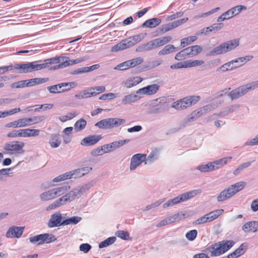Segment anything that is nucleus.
<instances>
[{"instance_id":"f257e3e1","label":"nucleus","mask_w":258,"mask_h":258,"mask_svg":"<svg viewBox=\"0 0 258 258\" xmlns=\"http://www.w3.org/2000/svg\"><path fill=\"white\" fill-rule=\"evenodd\" d=\"M235 244L233 240H223L215 243L207 247L204 250L205 252L210 253L212 257H216L224 254L229 250Z\"/></svg>"},{"instance_id":"f03ea898","label":"nucleus","mask_w":258,"mask_h":258,"mask_svg":"<svg viewBox=\"0 0 258 258\" xmlns=\"http://www.w3.org/2000/svg\"><path fill=\"white\" fill-rule=\"evenodd\" d=\"M172 39L170 36H164L152 40L146 43L138 46L136 49L137 52L149 51L153 49L162 46L169 42Z\"/></svg>"},{"instance_id":"7ed1b4c3","label":"nucleus","mask_w":258,"mask_h":258,"mask_svg":"<svg viewBox=\"0 0 258 258\" xmlns=\"http://www.w3.org/2000/svg\"><path fill=\"white\" fill-rule=\"evenodd\" d=\"M239 44V40L237 39L222 43L211 50L208 55L210 56H215L226 53L236 48Z\"/></svg>"},{"instance_id":"20e7f679","label":"nucleus","mask_w":258,"mask_h":258,"mask_svg":"<svg viewBox=\"0 0 258 258\" xmlns=\"http://www.w3.org/2000/svg\"><path fill=\"white\" fill-rule=\"evenodd\" d=\"M70 189L69 185L57 187L41 193L39 198L41 201H48L62 196Z\"/></svg>"},{"instance_id":"39448f33","label":"nucleus","mask_w":258,"mask_h":258,"mask_svg":"<svg viewBox=\"0 0 258 258\" xmlns=\"http://www.w3.org/2000/svg\"><path fill=\"white\" fill-rule=\"evenodd\" d=\"M257 87L258 80L237 88L229 92L228 94V95L232 100H233L239 98V97L244 95L248 91L253 90Z\"/></svg>"},{"instance_id":"423d86ee","label":"nucleus","mask_w":258,"mask_h":258,"mask_svg":"<svg viewBox=\"0 0 258 258\" xmlns=\"http://www.w3.org/2000/svg\"><path fill=\"white\" fill-rule=\"evenodd\" d=\"M25 143L23 142L15 141L6 143L4 145L3 153L10 156L22 154L24 153L23 149Z\"/></svg>"},{"instance_id":"0eeeda50","label":"nucleus","mask_w":258,"mask_h":258,"mask_svg":"<svg viewBox=\"0 0 258 258\" xmlns=\"http://www.w3.org/2000/svg\"><path fill=\"white\" fill-rule=\"evenodd\" d=\"M125 120L119 118H107L102 119L95 124V126L100 129L108 130L116 128L124 123Z\"/></svg>"},{"instance_id":"6e6552de","label":"nucleus","mask_w":258,"mask_h":258,"mask_svg":"<svg viewBox=\"0 0 258 258\" xmlns=\"http://www.w3.org/2000/svg\"><path fill=\"white\" fill-rule=\"evenodd\" d=\"M41 61V60H38L28 62V73L41 70L42 69L48 68L52 64L59 63L60 62V57H58V56L52 57L45 59L43 63L39 64L38 63V62Z\"/></svg>"},{"instance_id":"1a4fd4ad","label":"nucleus","mask_w":258,"mask_h":258,"mask_svg":"<svg viewBox=\"0 0 258 258\" xmlns=\"http://www.w3.org/2000/svg\"><path fill=\"white\" fill-rule=\"evenodd\" d=\"M198 190H194L186 192H184L178 196L168 200L163 205V208H167L170 206L177 205L179 203L185 202L191 198H194L198 194Z\"/></svg>"},{"instance_id":"9d476101","label":"nucleus","mask_w":258,"mask_h":258,"mask_svg":"<svg viewBox=\"0 0 258 258\" xmlns=\"http://www.w3.org/2000/svg\"><path fill=\"white\" fill-rule=\"evenodd\" d=\"M74 200H75V199L71 191L68 193L66 192L61 197L54 201L53 203L47 206L46 208V210L50 211L55 209L61 206L64 205L68 202H71Z\"/></svg>"},{"instance_id":"9b49d317","label":"nucleus","mask_w":258,"mask_h":258,"mask_svg":"<svg viewBox=\"0 0 258 258\" xmlns=\"http://www.w3.org/2000/svg\"><path fill=\"white\" fill-rule=\"evenodd\" d=\"M30 242L32 244L41 245L43 243H49L56 240L54 235L52 234L44 233L31 236L29 238Z\"/></svg>"},{"instance_id":"f8f14e48","label":"nucleus","mask_w":258,"mask_h":258,"mask_svg":"<svg viewBox=\"0 0 258 258\" xmlns=\"http://www.w3.org/2000/svg\"><path fill=\"white\" fill-rule=\"evenodd\" d=\"M77 85V83L76 82L62 83L57 85L49 86L47 87V89L50 93H60L69 91Z\"/></svg>"},{"instance_id":"ddd939ff","label":"nucleus","mask_w":258,"mask_h":258,"mask_svg":"<svg viewBox=\"0 0 258 258\" xmlns=\"http://www.w3.org/2000/svg\"><path fill=\"white\" fill-rule=\"evenodd\" d=\"M204 115L201 108L193 111L190 114L187 116L181 124L182 127H184L189 124L190 122L196 121L198 118Z\"/></svg>"},{"instance_id":"4468645a","label":"nucleus","mask_w":258,"mask_h":258,"mask_svg":"<svg viewBox=\"0 0 258 258\" xmlns=\"http://www.w3.org/2000/svg\"><path fill=\"white\" fill-rule=\"evenodd\" d=\"M95 184L93 181L88 182L87 183L71 190V192L74 196L75 199H79L81 196L85 193L87 191L92 187Z\"/></svg>"},{"instance_id":"2eb2a0df","label":"nucleus","mask_w":258,"mask_h":258,"mask_svg":"<svg viewBox=\"0 0 258 258\" xmlns=\"http://www.w3.org/2000/svg\"><path fill=\"white\" fill-rule=\"evenodd\" d=\"M62 219V215L59 212L52 214L47 223L48 227L51 228L63 226Z\"/></svg>"},{"instance_id":"dca6fc26","label":"nucleus","mask_w":258,"mask_h":258,"mask_svg":"<svg viewBox=\"0 0 258 258\" xmlns=\"http://www.w3.org/2000/svg\"><path fill=\"white\" fill-rule=\"evenodd\" d=\"M130 141V139L115 141L110 144L103 145L102 148L104 149V152L106 153H109L122 146L124 144L128 143Z\"/></svg>"},{"instance_id":"f3484780","label":"nucleus","mask_w":258,"mask_h":258,"mask_svg":"<svg viewBox=\"0 0 258 258\" xmlns=\"http://www.w3.org/2000/svg\"><path fill=\"white\" fill-rule=\"evenodd\" d=\"M25 227L13 226L10 227L6 234V236L9 238H19L22 235Z\"/></svg>"},{"instance_id":"a211bd4d","label":"nucleus","mask_w":258,"mask_h":258,"mask_svg":"<svg viewBox=\"0 0 258 258\" xmlns=\"http://www.w3.org/2000/svg\"><path fill=\"white\" fill-rule=\"evenodd\" d=\"M131 39L132 38L130 37L128 38L122 40L120 42L116 44L112 47V51H118L119 50H124L135 45L133 41Z\"/></svg>"},{"instance_id":"6ab92c4d","label":"nucleus","mask_w":258,"mask_h":258,"mask_svg":"<svg viewBox=\"0 0 258 258\" xmlns=\"http://www.w3.org/2000/svg\"><path fill=\"white\" fill-rule=\"evenodd\" d=\"M146 154L138 153L134 155L131 160L130 169L131 170H134L137 167L139 166L142 163H145V157Z\"/></svg>"},{"instance_id":"aec40b11","label":"nucleus","mask_w":258,"mask_h":258,"mask_svg":"<svg viewBox=\"0 0 258 258\" xmlns=\"http://www.w3.org/2000/svg\"><path fill=\"white\" fill-rule=\"evenodd\" d=\"M159 85L156 84L148 85L136 91L137 94L151 95L155 94L159 89Z\"/></svg>"},{"instance_id":"412c9836","label":"nucleus","mask_w":258,"mask_h":258,"mask_svg":"<svg viewBox=\"0 0 258 258\" xmlns=\"http://www.w3.org/2000/svg\"><path fill=\"white\" fill-rule=\"evenodd\" d=\"M201 97L200 96L193 95L184 97L180 99L182 105H183L184 109L196 104L199 101H200Z\"/></svg>"},{"instance_id":"4be33fe9","label":"nucleus","mask_w":258,"mask_h":258,"mask_svg":"<svg viewBox=\"0 0 258 258\" xmlns=\"http://www.w3.org/2000/svg\"><path fill=\"white\" fill-rule=\"evenodd\" d=\"M101 138V135L89 136L81 141V144L85 146H92L98 142Z\"/></svg>"},{"instance_id":"5701e85b","label":"nucleus","mask_w":258,"mask_h":258,"mask_svg":"<svg viewBox=\"0 0 258 258\" xmlns=\"http://www.w3.org/2000/svg\"><path fill=\"white\" fill-rule=\"evenodd\" d=\"M242 229L245 233L255 232L258 230V222L250 221L246 222L243 225Z\"/></svg>"},{"instance_id":"b1692460","label":"nucleus","mask_w":258,"mask_h":258,"mask_svg":"<svg viewBox=\"0 0 258 258\" xmlns=\"http://www.w3.org/2000/svg\"><path fill=\"white\" fill-rule=\"evenodd\" d=\"M40 130L38 129L24 128L20 130L21 137L28 138L36 137L39 135Z\"/></svg>"},{"instance_id":"393cba45","label":"nucleus","mask_w":258,"mask_h":258,"mask_svg":"<svg viewBox=\"0 0 258 258\" xmlns=\"http://www.w3.org/2000/svg\"><path fill=\"white\" fill-rule=\"evenodd\" d=\"M161 23V19L158 18H153L146 20L141 27L143 28H153L158 26Z\"/></svg>"},{"instance_id":"a878e982","label":"nucleus","mask_w":258,"mask_h":258,"mask_svg":"<svg viewBox=\"0 0 258 258\" xmlns=\"http://www.w3.org/2000/svg\"><path fill=\"white\" fill-rule=\"evenodd\" d=\"M180 49V48L179 47H175L172 44H168L164 46L163 48L160 50L158 52V54L159 55H165L168 54L169 53H171L175 51H177L179 50Z\"/></svg>"},{"instance_id":"bb28decb","label":"nucleus","mask_w":258,"mask_h":258,"mask_svg":"<svg viewBox=\"0 0 258 258\" xmlns=\"http://www.w3.org/2000/svg\"><path fill=\"white\" fill-rule=\"evenodd\" d=\"M139 94L131 93L129 95H125L122 99L121 103L123 105L131 104L139 100L141 97L138 95Z\"/></svg>"},{"instance_id":"cd10ccee","label":"nucleus","mask_w":258,"mask_h":258,"mask_svg":"<svg viewBox=\"0 0 258 258\" xmlns=\"http://www.w3.org/2000/svg\"><path fill=\"white\" fill-rule=\"evenodd\" d=\"M246 185V183L245 182L240 181L230 185L228 187V189L230 190L232 195L234 196L236 193L243 189Z\"/></svg>"},{"instance_id":"c85d7f7f","label":"nucleus","mask_w":258,"mask_h":258,"mask_svg":"<svg viewBox=\"0 0 258 258\" xmlns=\"http://www.w3.org/2000/svg\"><path fill=\"white\" fill-rule=\"evenodd\" d=\"M185 50L186 51V52H187L188 57H190L200 53L202 51V48L201 46L196 45L188 47L185 48Z\"/></svg>"},{"instance_id":"c756f323","label":"nucleus","mask_w":258,"mask_h":258,"mask_svg":"<svg viewBox=\"0 0 258 258\" xmlns=\"http://www.w3.org/2000/svg\"><path fill=\"white\" fill-rule=\"evenodd\" d=\"M235 59L223 64L220 67L218 68L217 71L218 72H225L227 71L232 70L234 69L240 67V65L239 64H234V62H235Z\"/></svg>"},{"instance_id":"7c9ffc66","label":"nucleus","mask_w":258,"mask_h":258,"mask_svg":"<svg viewBox=\"0 0 258 258\" xmlns=\"http://www.w3.org/2000/svg\"><path fill=\"white\" fill-rule=\"evenodd\" d=\"M142 81L143 78L141 77H136L123 82L122 85L126 88H130L139 84Z\"/></svg>"},{"instance_id":"2f4dec72","label":"nucleus","mask_w":258,"mask_h":258,"mask_svg":"<svg viewBox=\"0 0 258 258\" xmlns=\"http://www.w3.org/2000/svg\"><path fill=\"white\" fill-rule=\"evenodd\" d=\"M158 158L159 155L157 153V151L156 150L152 151V152L149 154L147 157L145 156L144 159L145 164H151L156 161Z\"/></svg>"},{"instance_id":"473e14b6","label":"nucleus","mask_w":258,"mask_h":258,"mask_svg":"<svg viewBox=\"0 0 258 258\" xmlns=\"http://www.w3.org/2000/svg\"><path fill=\"white\" fill-rule=\"evenodd\" d=\"M232 195L230 190L228 188L225 189L222 191L217 196V201L219 202H223L226 200L230 199L232 197Z\"/></svg>"},{"instance_id":"72a5a7b5","label":"nucleus","mask_w":258,"mask_h":258,"mask_svg":"<svg viewBox=\"0 0 258 258\" xmlns=\"http://www.w3.org/2000/svg\"><path fill=\"white\" fill-rule=\"evenodd\" d=\"M231 158V157H228L212 162L214 170H217L225 165Z\"/></svg>"},{"instance_id":"f704fd0d","label":"nucleus","mask_w":258,"mask_h":258,"mask_svg":"<svg viewBox=\"0 0 258 258\" xmlns=\"http://www.w3.org/2000/svg\"><path fill=\"white\" fill-rule=\"evenodd\" d=\"M27 83H26V87H31L33 86L36 84H40L42 83H45L48 81V78H34L32 79H30L29 80H27Z\"/></svg>"},{"instance_id":"c9c22d12","label":"nucleus","mask_w":258,"mask_h":258,"mask_svg":"<svg viewBox=\"0 0 258 258\" xmlns=\"http://www.w3.org/2000/svg\"><path fill=\"white\" fill-rule=\"evenodd\" d=\"M223 209H217L206 214L209 222H211L217 219L223 212Z\"/></svg>"},{"instance_id":"e433bc0d","label":"nucleus","mask_w":258,"mask_h":258,"mask_svg":"<svg viewBox=\"0 0 258 258\" xmlns=\"http://www.w3.org/2000/svg\"><path fill=\"white\" fill-rule=\"evenodd\" d=\"M82 218L79 216H73L63 220V226L70 224L75 225L82 220Z\"/></svg>"},{"instance_id":"4c0bfd02","label":"nucleus","mask_w":258,"mask_h":258,"mask_svg":"<svg viewBox=\"0 0 258 258\" xmlns=\"http://www.w3.org/2000/svg\"><path fill=\"white\" fill-rule=\"evenodd\" d=\"M49 143L52 148H57L59 147L61 143L59 135L57 134H52L50 139Z\"/></svg>"},{"instance_id":"58836bf2","label":"nucleus","mask_w":258,"mask_h":258,"mask_svg":"<svg viewBox=\"0 0 258 258\" xmlns=\"http://www.w3.org/2000/svg\"><path fill=\"white\" fill-rule=\"evenodd\" d=\"M198 35H197L196 34L195 36H189L182 39L180 42L181 47L184 48L186 46L190 44L191 42H193L195 41H196L198 39Z\"/></svg>"},{"instance_id":"ea45409f","label":"nucleus","mask_w":258,"mask_h":258,"mask_svg":"<svg viewBox=\"0 0 258 258\" xmlns=\"http://www.w3.org/2000/svg\"><path fill=\"white\" fill-rule=\"evenodd\" d=\"M197 169L202 172H210L215 170L212 162L207 164L199 165L197 166Z\"/></svg>"},{"instance_id":"a19ab883","label":"nucleus","mask_w":258,"mask_h":258,"mask_svg":"<svg viewBox=\"0 0 258 258\" xmlns=\"http://www.w3.org/2000/svg\"><path fill=\"white\" fill-rule=\"evenodd\" d=\"M86 124V121L83 118L77 120L74 124L75 131L77 132L81 131L85 128Z\"/></svg>"},{"instance_id":"79ce46f5","label":"nucleus","mask_w":258,"mask_h":258,"mask_svg":"<svg viewBox=\"0 0 258 258\" xmlns=\"http://www.w3.org/2000/svg\"><path fill=\"white\" fill-rule=\"evenodd\" d=\"M186 213L180 212L177 213L175 214H174L172 216H169L170 219H171V221H172V223H174L175 222H178L181 220H183L186 218Z\"/></svg>"},{"instance_id":"37998d69","label":"nucleus","mask_w":258,"mask_h":258,"mask_svg":"<svg viewBox=\"0 0 258 258\" xmlns=\"http://www.w3.org/2000/svg\"><path fill=\"white\" fill-rule=\"evenodd\" d=\"M217 107H218V103L212 102V103L207 104L202 107H201V109L204 115H205L206 113L210 112V111L214 110Z\"/></svg>"},{"instance_id":"c03bdc74","label":"nucleus","mask_w":258,"mask_h":258,"mask_svg":"<svg viewBox=\"0 0 258 258\" xmlns=\"http://www.w3.org/2000/svg\"><path fill=\"white\" fill-rule=\"evenodd\" d=\"M116 240L115 236H111L107 238L105 240L101 242L99 244V247L102 248L113 244Z\"/></svg>"},{"instance_id":"a18cd8bd","label":"nucleus","mask_w":258,"mask_h":258,"mask_svg":"<svg viewBox=\"0 0 258 258\" xmlns=\"http://www.w3.org/2000/svg\"><path fill=\"white\" fill-rule=\"evenodd\" d=\"M68 172L70 179L79 178L84 176V173L82 172L80 168Z\"/></svg>"},{"instance_id":"49530a36","label":"nucleus","mask_w":258,"mask_h":258,"mask_svg":"<svg viewBox=\"0 0 258 258\" xmlns=\"http://www.w3.org/2000/svg\"><path fill=\"white\" fill-rule=\"evenodd\" d=\"M185 66L187 68H191L202 65L204 61L202 60H188L185 61Z\"/></svg>"},{"instance_id":"de8ad7c7","label":"nucleus","mask_w":258,"mask_h":258,"mask_svg":"<svg viewBox=\"0 0 258 258\" xmlns=\"http://www.w3.org/2000/svg\"><path fill=\"white\" fill-rule=\"evenodd\" d=\"M239 107L237 105H232L227 107L223 111L220 113L221 116H224L228 115L229 113L233 112Z\"/></svg>"},{"instance_id":"09e8293b","label":"nucleus","mask_w":258,"mask_h":258,"mask_svg":"<svg viewBox=\"0 0 258 258\" xmlns=\"http://www.w3.org/2000/svg\"><path fill=\"white\" fill-rule=\"evenodd\" d=\"M252 161L247 162L244 163L239 166L233 172V174L235 175H238L242 170H243L245 168L248 167L250 166L252 163Z\"/></svg>"},{"instance_id":"8fccbe9b","label":"nucleus","mask_w":258,"mask_h":258,"mask_svg":"<svg viewBox=\"0 0 258 258\" xmlns=\"http://www.w3.org/2000/svg\"><path fill=\"white\" fill-rule=\"evenodd\" d=\"M60 62L61 60H64L66 64V67H68L73 64H77L79 63V60L77 59L71 60L69 57L67 56H60Z\"/></svg>"},{"instance_id":"3c124183","label":"nucleus","mask_w":258,"mask_h":258,"mask_svg":"<svg viewBox=\"0 0 258 258\" xmlns=\"http://www.w3.org/2000/svg\"><path fill=\"white\" fill-rule=\"evenodd\" d=\"M28 62L26 63L15 64L14 66V69H19L20 73H28Z\"/></svg>"},{"instance_id":"603ef678","label":"nucleus","mask_w":258,"mask_h":258,"mask_svg":"<svg viewBox=\"0 0 258 258\" xmlns=\"http://www.w3.org/2000/svg\"><path fill=\"white\" fill-rule=\"evenodd\" d=\"M19 127H23L31 125V120L30 117H25L18 120Z\"/></svg>"},{"instance_id":"864d4df0","label":"nucleus","mask_w":258,"mask_h":258,"mask_svg":"<svg viewBox=\"0 0 258 258\" xmlns=\"http://www.w3.org/2000/svg\"><path fill=\"white\" fill-rule=\"evenodd\" d=\"M185 48L181 50L179 52H178L175 56V59L177 60H182L186 59L188 57V55L187 54V52H186Z\"/></svg>"},{"instance_id":"5fc2aeb1","label":"nucleus","mask_w":258,"mask_h":258,"mask_svg":"<svg viewBox=\"0 0 258 258\" xmlns=\"http://www.w3.org/2000/svg\"><path fill=\"white\" fill-rule=\"evenodd\" d=\"M143 61L144 59L141 57H138L131 60H128L130 63L129 66H130V68L135 67L139 64H141Z\"/></svg>"},{"instance_id":"6e6d98bb","label":"nucleus","mask_w":258,"mask_h":258,"mask_svg":"<svg viewBox=\"0 0 258 258\" xmlns=\"http://www.w3.org/2000/svg\"><path fill=\"white\" fill-rule=\"evenodd\" d=\"M247 247V244L245 243H242L239 247L234 250L238 257L242 255L245 251Z\"/></svg>"},{"instance_id":"4d7b16f0","label":"nucleus","mask_w":258,"mask_h":258,"mask_svg":"<svg viewBox=\"0 0 258 258\" xmlns=\"http://www.w3.org/2000/svg\"><path fill=\"white\" fill-rule=\"evenodd\" d=\"M247 8L244 6L238 5L236 7H234L231 9L232 13H233L232 15L236 16L239 14L242 11L246 10Z\"/></svg>"},{"instance_id":"13d9d810","label":"nucleus","mask_w":258,"mask_h":258,"mask_svg":"<svg viewBox=\"0 0 258 258\" xmlns=\"http://www.w3.org/2000/svg\"><path fill=\"white\" fill-rule=\"evenodd\" d=\"M253 56L252 55H246L243 57H239L236 59H235V62L240 61L241 64H239L240 66L243 65L246 62L250 61L253 58Z\"/></svg>"},{"instance_id":"bf43d9fd","label":"nucleus","mask_w":258,"mask_h":258,"mask_svg":"<svg viewBox=\"0 0 258 258\" xmlns=\"http://www.w3.org/2000/svg\"><path fill=\"white\" fill-rule=\"evenodd\" d=\"M198 232L197 230H191L185 234V237L190 241H193L197 236Z\"/></svg>"},{"instance_id":"052dcab7","label":"nucleus","mask_w":258,"mask_h":258,"mask_svg":"<svg viewBox=\"0 0 258 258\" xmlns=\"http://www.w3.org/2000/svg\"><path fill=\"white\" fill-rule=\"evenodd\" d=\"M27 82V80H25V81H20L13 83L11 84V87L12 89L24 88L25 87H26V82Z\"/></svg>"},{"instance_id":"680f3d73","label":"nucleus","mask_w":258,"mask_h":258,"mask_svg":"<svg viewBox=\"0 0 258 258\" xmlns=\"http://www.w3.org/2000/svg\"><path fill=\"white\" fill-rule=\"evenodd\" d=\"M147 33L144 34H139L138 35H134L131 37V39L133 41L135 45L137 43L140 42L142 39H143L146 36Z\"/></svg>"},{"instance_id":"e2e57ef3","label":"nucleus","mask_w":258,"mask_h":258,"mask_svg":"<svg viewBox=\"0 0 258 258\" xmlns=\"http://www.w3.org/2000/svg\"><path fill=\"white\" fill-rule=\"evenodd\" d=\"M115 235L117 237L124 240H127L130 237L129 233L127 232L122 230L117 231Z\"/></svg>"},{"instance_id":"0e129e2a","label":"nucleus","mask_w":258,"mask_h":258,"mask_svg":"<svg viewBox=\"0 0 258 258\" xmlns=\"http://www.w3.org/2000/svg\"><path fill=\"white\" fill-rule=\"evenodd\" d=\"M211 26H209L206 28L202 29V30L196 32V34L197 35H204L207 36L209 35V33L212 32V30H211Z\"/></svg>"},{"instance_id":"69168bd1","label":"nucleus","mask_w":258,"mask_h":258,"mask_svg":"<svg viewBox=\"0 0 258 258\" xmlns=\"http://www.w3.org/2000/svg\"><path fill=\"white\" fill-rule=\"evenodd\" d=\"M210 26L212 33H215L216 32L220 31L223 27L224 24L222 23H215Z\"/></svg>"},{"instance_id":"338daca9","label":"nucleus","mask_w":258,"mask_h":258,"mask_svg":"<svg viewBox=\"0 0 258 258\" xmlns=\"http://www.w3.org/2000/svg\"><path fill=\"white\" fill-rule=\"evenodd\" d=\"M69 175L68 172H66L54 178L52 181L54 182H57L66 179H70Z\"/></svg>"},{"instance_id":"774afa93","label":"nucleus","mask_w":258,"mask_h":258,"mask_svg":"<svg viewBox=\"0 0 258 258\" xmlns=\"http://www.w3.org/2000/svg\"><path fill=\"white\" fill-rule=\"evenodd\" d=\"M130 63L128 60L125 61L123 62L119 63L117 66H116L115 68V70H125L130 68L129 66Z\"/></svg>"}]
</instances>
